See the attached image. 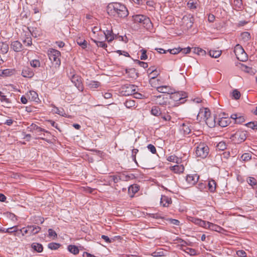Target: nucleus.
Listing matches in <instances>:
<instances>
[{"label": "nucleus", "mask_w": 257, "mask_h": 257, "mask_svg": "<svg viewBox=\"0 0 257 257\" xmlns=\"http://www.w3.org/2000/svg\"><path fill=\"white\" fill-rule=\"evenodd\" d=\"M191 221L195 223V224L198 225L200 226L206 228V223L207 221H205L204 220H203L201 219H199L195 217H192L191 219L190 220Z\"/></svg>", "instance_id": "4be33fe9"}, {"label": "nucleus", "mask_w": 257, "mask_h": 257, "mask_svg": "<svg viewBox=\"0 0 257 257\" xmlns=\"http://www.w3.org/2000/svg\"><path fill=\"white\" fill-rule=\"evenodd\" d=\"M133 21L135 23H140L142 26L147 29L152 27V23L149 18L144 15H137L133 16Z\"/></svg>", "instance_id": "7ed1b4c3"}, {"label": "nucleus", "mask_w": 257, "mask_h": 257, "mask_svg": "<svg viewBox=\"0 0 257 257\" xmlns=\"http://www.w3.org/2000/svg\"><path fill=\"white\" fill-rule=\"evenodd\" d=\"M31 35V34L28 32L27 34H25V36L22 38L23 43L27 46H30L32 44Z\"/></svg>", "instance_id": "5701e85b"}, {"label": "nucleus", "mask_w": 257, "mask_h": 257, "mask_svg": "<svg viewBox=\"0 0 257 257\" xmlns=\"http://www.w3.org/2000/svg\"><path fill=\"white\" fill-rule=\"evenodd\" d=\"M232 97L235 99H238L240 97V93L237 89H234L232 92Z\"/></svg>", "instance_id": "3c124183"}, {"label": "nucleus", "mask_w": 257, "mask_h": 257, "mask_svg": "<svg viewBox=\"0 0 257 257\" xmlns=\"http://www.w3.org/2000/svg\"><path fill=\"white\" fill-rule=\"evenodd\" d=\"M122 93L124 95H131L135 93L136 86L132 84H125L121 87Z\"/></svg>", "instance_id": "9d476101"}, {"label": "nucleus", "mask_w": 257, "mask_h": 257, "mask_svg": "<svg viewBox=\"0 0 257 257\" xmlns=\"http://www.w3.org/2000/svg\"><path fill=\"white\" fill-rule=\"evenodd\" d=\"M147 148L152 154H156L157 152L155 147L152 144H149Z\"/></svg>", "instance_id": "052dcab7"}, {"label": "nucleus", "mask_w": 257, "mask_h": 257, "mask_svg": "<svg viewBox=\"0 0 257 257\" xmlns=\"http://www.w3.org/2000/svg\"><path fill=\"white\" fill-rule=\"evenodd\" d=\"M188 8L190 9H194L196 8L195 4L192 1H189L187 4Z\"/></svg>", "instance_id": "0e129e2a"}, {"label": "nucleus", "mask_w": 257, "mask_h": 257, "mask_svg": "<svg viewBox=\"0 0 257 257\" xmlns=\"http://www.w3.org/2000/svg\"><path fill=\"white\" fill-rule=\"evenodd\" d=\"M109 178L111 180L113 181L115 183H117L120 180V178L119 177L115 175L109 176Z\"/></svg>", "instance_id": "e2e57ef3"}, {"label": "nucleus", "mask_w": 257, "mask_h": 257, "mask_svg": "<svg viewBox=\"0 0 257 257\" xmlns=\"http://www.w3.org/2000/svg\"><path fill=\"white\" fill-rule=\"evenodd\" d=\"M211 116V112L210 110L208 108H202L200 109L199 113L197 116V119L201 121V119H203L204 121L206 120L207 118H208Z\"/></svg>", "instance_id": "9b49d317"}, {"label": "nucleus", "mask_w": 257, "mask_h": 257, "mask_svg": "<svg viewBox=\"0 0 257 257\" xmlns=\"http://www.w3.org/2000/svg\"><path fill=\"white\" fill-rule=\"evenodd\" d=\"M140 52H141L140 59L141 60H146L148 58L147 51L145 49H141Z\"/></svg>", "instance_id": "bf43d9fd"}, {"label": "nucleus", "mask_w": 257, "mask_h": 257, "mask_svg": "<svg viewBox=\"0 0 257 257\" xmlns=\"http://www.w3.org/2000/svg\"><path fill=\"white\" fill-rule=\"evenodd\" d=\"M107 12L110 16L124 18L128 15L126 7L119 3H110L107 7Z\"/></svg>", "instance_id": "f257e3e1"}, {"label": "nucleus", "mask_w": 257, "mask_h": 257, "mask_svg": "<svg viewBox=\"0 0 257 257\" xmlns=\"http://www.w3.org/2000/svg\"><path fill=\"white\" fill-rule=\"evenodd\" d=\"M9 49V47L8 43L6 42L0 43V50L3 54H6L8 52Z\"/></svg>", "instance_id": "72a5a7b5"}, {"label": "nucleus", "mask_w": 257, "mask_h": 257, "mask_svg": "<svg viewBox=\"0 0 257 257\" xmlns=\"http://www.w3.org/2000/svg\"><path fill=\"white\" fill-rule=\"evenodd\" d=\"M252 130H257V122H249L245 124Z\"/></svg>", "instance_id": "5fc2aeb1"}, {"label": "nucleus", "mask_w": 257, "mask_h": 257, "mask_svg": "<svg viewBox=\"0 0 257 257\" xmlns=\"http://www.w3.org/2000/svg\"><path fill=\"white\" fill-rule=\"evenodd\" d=\"M169 99H172L174 101L178 102V104L183 103L185 101L187 94L184 92H177L173 93L171 95H168Z\"/></svg>", "instance_id": "39448f33"}, {"label": "nucleus", "mask_w": 257, "mask_h": 257, "mask_svg": "<svg viewBox=\"0 0 257 257\" xmlns=\"http://www.w3.org/2000/svg\"><path fill=\"white\" fill-rule=\"evenodd\" d=\"M48 54L50 60L52 62H55L57 65L59 66L60 65L61 61L59 58L60 52L59 51L54 49H50L48 51Z\"/></svg>", "instance_id": "0eeeda50"}, {"label": "nucleus", "mask_w": 257, "mask_h": 257, "mask_svg": "<svg viewBox=\"0 0 257 257\" xmlns=\"http://www.w3.org/2000/svg\"><path fill=\"white\" fill-rule=\"evenodd\" d=\"M27 228L29 229V236L34 235L38 233L41 230V228L37 225H28Z\"/></svg>", "instance_id": "dca6fc26"}, {"label": "nucleus", "mask_w": 257, "mask_h": 257, "mask_svg": "<svg viewBox=\"0 0 257 257\" xmlns=\"http://www.w3.org/2000/svg\"><path fill=\"white\" fill-rule=\"evenodd\" d=\"M93 42H94L97 47H101L103 48H106L107 47V45L103 42L102 41H98L92 39Z\"/></svg>", "instance_id": "8fccbe9b"}, {"label": "nucleus", "mask_w": 257, "mask_h": 257, "mask_svg": "<svg viewBox=\"0 0 257 257\" xmlns=\"http://www.w3.org/2000/svg\"><path fill=\"white\" fill-rule=\"evenodd\" d=\"M68 250L74 254H77L79 253V249L75 245H69L68 246Z\"/></svg>", "instance_id": "e433bc0d"}, {"label": "nucleus", "mask_w": 257, "mask_h": 257, "mask_svg": "<svg viewBox=\"0 0 257 257\" xmlns=\"http://www.w3.org/2000/svg\"><path fill=\"white\" fill-rule=\"evenodd\" d=\"M168 95L161 94L158 96H154L153 100L158 105L164 106L169 103Z\"/></svg>", "instance_id": "6e6552de"}, {"label": "nucleus", "mask_w": 257, "mask_h": 257, "mask_svg": "<svg viewBox=\"0 0 257 257\" xmlns=\"http://www.w3.org/2000/svg\"><path fill=\"white\" fill-rule=\"evenodd\" d=\"M241 39L244 42L248 41L250 39V33L248 32H242L240 35Z\"/></svg>", "instance_id": "4c0bfd02"}, {"label": "nucleus", "mask_w": 257, "mask_h": 257, "mask_svg": "<svg viewBox=\"0 0 257 257\" xmlns=\"http://www.w3.org/2000/svg\"><path fill=\"white\" fill-rule=\"evenodd\" d=\"M246 131L238 130L235 133L232 134L230 138L235 144H240L246 140Z\"/></svg>", "instance_id": "f03ea898"}, {"label": "nucleus", "mask_w": 257, "mask_h": 257, "mask_svg": "<svg viewBox=\"0 0 257 257\" xmlns=\"http://www.w3.org/2000/svg\"><path fill=\"white\" fill-rule=\"evenodd\" d=\"M157 90L160 93H167V95L172 93L171 89L169 86L167 85L159 86L157 88Z\"/></svg>", "instance_id": "a878e982"}, {"label": "nucleus", "mask_w": 257, "mask_h": 257, "mask_svg": "<svg viewBox=\"0 0 257 257\" xmlns=\"http://www.w3.org/2000/svg\"><path fill=\"white\" fill-rule=\"evenodd\" d=\"M171 170L175 173H181L183 172L184 167L182 165H177L171 167Z\"/></svg>", "instance_id": "c85d7f7f"}, {"label": "nucleus", "mask_w": 257, "mask_h": 257, "mask_svg": "<svg viewBox=\"0 0 257 257\" xmlns=\"http://www.w3.org/2000/svg\"><path fill=\"white\" fill-rule=\"evenodd\" d=\"M77 44L80 46L82 49H85L87 48V42L85 40L81 39L80 37L77 38L76 40Z\"/></svg>", "instance_id": "7c9ffc66"}, {"label": "nucleus", "mask_w": 257, "mask_h": 257, "mask_svg": "<svg viewBox=\"0 0 257 257\" xmlns=\"http://www.w3.org/2000/svg\"><path fill=\"white\" fill-rule=\"evenodd\" d=\"M29 229L27 228V226L26 227H23L22 229H19V231L22 233V235L23 236H24L26 234H29Z\"/></svg>", "instance_id": "680f3d73"}, {"label": "nucleus", "mask_w": 257, "mask_h": 257, "mask_svg": "<svg viewBox=\"0 0 257 257\" xmlns=\"http://www.w3.org/2000/svg\"><path fill=\"white\" fill-rule=\"evenodd\" d=\"M241 68L242 71H243L246 73H250V74H253V71L252 69L248 66H247L246 65H245L244 64L241 65Z\"/></svg>", "instance_id": "ea45409f"}, {"label": "nucleus", "mask_w": 257, "mask_h": 257, "mask_svg": "<svg viewBox=\"0 0 257 257\" xmlns=\"http://www.w3.org/2000/svg\"><path fill=\"white\" fill-rule=\"evenodd\" d=\"M70 80L79 91H83L84 87L82 82L81 77L80 76L73 74L70 76Z\"/></svg>", "instance_id": "1a4fd4ad"}, {"label": "nucleus", "mask_w": 257, "mask_h": 257, "mask_svg": "<svg viewBox=\"0 0 257 257\" xmlns=\"http://www.w3.org/2000/svg\"><path fill=\"white\" fill-rule=\"evenodd\" d=\"M167 161H168L169 162H176L178 164L179 163V162L180 161V159L179 158H178L177 156H176L175 155H171V156H169L167 158Z\"/></svg>", "instance_id": "79ce46f5"}, {"label": "nucleus", "mask_w": 257, "mask_h": 257, "mask_svg": "<svg viewBox=\"0 0 257 257\" xmlns=\"http://www.w3.org/2000/svg\"><path fill=\"white\" fill-rule=\"evenodd\" d=\"M194 53L200 56H204L206 55V51L200 48H195Z\"/></svg>", "instance_id": "de8ad7c7"}, {"label": "nucleus", "mask_w": 257, "mask_h": 257, "mask_svg": "<svg viewBox=\"0 0 257 257\" xmlns=\"http://www.w3.org/2000/svg\"><path fill=\"white\" fill-rule=\"evenodd\" d=\"M27 130L30 132H34L35 131L36 133L38 134V135H40V133L41 132H46L48 133L47 131H46L44 128H42L37 125L32 123L30 126H28Z\"/></svg>", "instance_id": "ddd939ff"}, {"label": "nucleus", "mask_w": 257, "mask_h": 257, "mask_svg": "<svg viewBox=\"0 0 257 257\" xmlns=\"http://www.w3.org/2000/svg\"><path fill=\"white\" fill-rule=\"evenodd\" d=\"M30 65L33 68H38L40 67L41 63L39 60L34 59L30 61Z\"/></svg>", "instance_id": "a19ab883"}, {"label": "nucleus", "mask_w": 257, "mask_h": 257, "mask_svg": "<svg viewBox=\"0 0 257 257\" xmlns=\"http://www.w3.org/2000/svg\"><path fill=\"white\" fill-rule=\"evenodd\" d=\"M126 73L128 74L130 77L136 79L139 77L138 73L135 68H130L126 69Z\"/></svg>", "instance_id": "cd10ccee"}, {"label": "nucleus", "mask_w": 257, "mask_h": 257, "mask_svg": "<svg viewBox=\"0 0 257 257\" xmlns=\"http://www.w3.org/2000/svg\"><path fill=\"white\" fill-rule=\"evenodd\" d=\"M182 50V48L180 47L175 48L172 49L168 50V51L170 52V53L172 54H177L181 52Z\"/></svg>", "instance_id": "13d9d810"}, {"label": "nucleus", "mask_w": 257, "mask_h": 257, "mask_svg": "<svg viewBox=\"0 0 257 257\" xmlns=\"http://www.w3.org/2000/svg\"><path fill=\"white\" fill-rule=\"evenodd\" d=\"M208 186L209 190L211 192H214L216 190V184L214 180H211L208 181Z\"/></svg>", "instance_id": "c9c22d12"}, {"label": "nucleus", "mask_w": 257, "mask_h": 257, "mask_svg": "<svg viewBox=\"0 0 257 257\" xmlns=\"http://www.w3.org/2000/svg\"><path fill=\"white\" fill-rule=\"evenodd\" d=\"M0 100L2 102H5L6 103H10L9 99L7 98L6 96L4 95V93L0 91Z\"/></svg>", "instance_id": "6e6d98bb"}, {"label": "nucleus", "mask_w": 257, "mask_h": 257, "mask_svg": "<svg viewBox=\"0 0 257 257\" xmlns=\"http://www.w3.org/2000/svg\"><path fill=\"white\" fill-rule=\"evenodd\" d=\"M230 123V118L228 116H223L221 118L218 119L217 121V124L222 127L227 126Z\"/></svg>", "instance_id": "4468645a"}, {"label": "nucleus", "mask_w": 257, "mask_h": 257, "mask_svg": "<svg viewBox=\"0 0 257 257\" xmlns=\"http://www.w3.org/2000/svg\"><path fill=\"white\" fill-rule=\"evenodd\" d=\"M232 5L234 9L237 11L242 10L243 8L242 0H233Z\"/></svg>", "instance_id": "393cba45"}, {"label": "nucleus", "mask_w": 257, "mask_h": 257, "mask_svg": "<svg viewBox=\"0 0 257 257\" xmlns=\"http://www.w3.org/2000/svg\"><path fill=\"white\" fill-rule=\"evenodd\" d=\"M27 95L29 97V99L31 101L38 102V101L39 100L38 95L37 93L35 91H29L27 93Z\"/></svg>", "instance_id": "b1692460"}, {"label": "nucleus", "mask_w": 257, "mask_h": 257, "mask_svg": "<svg viewBox=\"0 0 257 257\" xmlns=\"http://www.w3.org/2000/svg\"><path fill=\"white\" fill-rule=\"evenodd\" d=\"M18 232H19V229L18 226H14L13 227L6 229V233L10 234L14 233L15 236H18Z\"/></svg>", "instance_id": "f704fd0d"}, {"label": "nucleus", "mask_w": 257, "mask_h": 257, "mask_svg": "<svg viewBox=\"0 0 257 257\" xmlns=\"http://www.w3.org/2000/svg\"><path fill=\"white\" fill-rule=\"evenodd\" d=\"M11 48L15 52H20L23 48V45L19 41H14L11 42Z\"/></svg>", "instance_id": "f3484780"}, {"label": "nucleus", "mask_w": 257, "mask_h": 257, "mask_svg": "<svg viewBox=\"0 0 257 257\" xmlns=\"http://www.w3.org/2000/svg\"><path fill=\"white\" fill-rule=\"evenodd\" d=\"M137 63L141 67H143L144 68H147L148 67V65L147 63H146V62L141 61L140 60H137Z\"/></svg>", "instance_id": "774afa93"}, {"label": "nucleus", "mask_w": 257, "mask_h": 257, "mask_svg": "<svg viewBox=\"0 0 257 257\" xmlns=\"http://www.w3.org/2000/svg\"><path fill=\"white\" fill-rule=\"evenodd\" d=\"M206 227V228L217 232H220L222 230V228L220 226L208 221H207Z\"/></svg>", "instance_id": "412c9836"}, {"label": "nucleus", "mask_w": 257, "mask_h": 257, "mask_svg": "<svg viewBox=\"0 0 257 257\" xmlns=\"http://www.w3.org/2000/svg\"><path fill=\"white\" fill-rule=\"evenodd\" d=\"M171 198L165 195H162L160 200V204L163 207H168L172 203Z\"/></svg>", "instance_id": "a211bd4d"}, {"label": "nucleus", "mask_w": 257, "mask_h": 257, "mask_svg": "<svg viewBox=\"0 0 257 257\" xmlns=\"http://www.w3.org/2000/svg\"><path fill=\"white\" fill-rule=\"evenodd\" d=\"M247 182L248 183V184L252 186H255L257 184L255 179L251 177H249L247 178Z\"/></svg>", "instance_id": "09e8293b"}, {"label": "nucleus", "mask_w": 257, "mask_h": 257, "mask_svg": "<svg viewBox=\"0 0 257 257\" xmlns=\"http://www.w3.org/2000/svg\"><path fill=\"white\" fill-rule=\"evenodd\" d=\"M48 246L51 249L56 250L60 246V244L58 243L51 242L48 244Z\"/></svg>", "instance_id": "a18cd8bd"}, {"label": "nucleus", "mask_w": 257, "mask_h": 257, "mask_svg": "<svg viewBox=\"0 0 257 257\" xmlns=\"http://www.w3.org/2000/svg\"><path fill=\"white\" fill-rule=\"evenodd\" d=\"M181 130L183 132L184 135H189L191 132L190 124L188 123H183Z\"/></svg>", "instance_id": "bb28decb"}, {"label": "nucleus", "mask_w": 257, "mask_h": 257, "mask_svg": "<svg viewBox=\"0 0 257 257\" xmlns=\"http://www.w3.org/2000/svg\"><path fill=\"white\" fill-rule=\"evenodd\" d=\"M217 148L219 150L223 151L226 149V145L225 142H220L217 144Z\"/></svg>", "instance_id": "603ef678"}, {"label": "nucleus", "mask_w": 257, "mask_h": 257, "mask_svg": "<svg viewBox=\"0 0 257 257\" xmlns=\"http://www.w3.org/2000/svg\"><path fill=\"white\" fill-rule=\"evenodd\" d=\"M139 190V187L137 185H131L128 188V192H132L133 194H134L138 192Z\"/></svg>", "instance_id": "c03bdc74"}, {"label": "nucleus", "mask_w": 257, "mask_h": 257, "mask_svg": "<svg viewBox=\"0 0 257 257\" xmlns=\"http://www.w3.org/2000/svg\"><path fill=\"white\" fill-rule=\"evenodd\" d=\"M209 148L204 143H200L196 147V155L198 157L205 158L209 153Z\"/></svg>", "instance_id": "20e7f679"}, {"label": "nucleus", "mask_w": 257, "mask_h": 257, "mask_svg": "<svg viewBox=\"0 0 257 257\" xmlns=\"http://www.w3.org/2000/svg\"><path fill=\"white\" fill-rule=\"evenodd\" d=\"M185 252L192 256L197 254V251L196 249L190 247H187L185 249Z\"/></svg>", "instance_id": "49530a36"}, {"label": "nucleus", "mask_w": 257, "mask_h": 257, "mask_svg": "<svg viewBox=\"0 0 257 257\" xmlns=\"http://www.w3.org/2000/svg\"><path fill=\"white\" fill-rule=\"evenodd\" d=\"M151 113L154 116H158L162 114V111L159 106H153L152 107Z\"/></svg>", "instance_id": "c756f323"}, {"label": "nucleus", "mask_w": 257, "mask_h": 257, "mask_svg": "<svg viewBox=\"0 0 257 257\" xmlns=\"http://www.w3.org/2000/svg\"><path fill=\"white\" fill-rule=\"evenodd\" d=\"M199 178L197 174H189L186 176V181L190 186L195 185Z\"/></svg>", "instance_id": "f8f14e48"}, {"label": "nucleus", "mask_w": 257, "mask_h": 257, "mask_svg": "<svg viewBox=\"0 0 257 257\" xmlns=\"http://www.w3.org/2000/svg\"><path fill=\"white\" fill-rule=\"evenodd\" d=\"M86 86L91 89H96L100 86L101 83L99 81L87 80Z\"/></svg>", "instance_id": "aec40b11"}, {"label": "nucleus", "mask_w": 257, "mask_h": 257, "mask_svg": "<svg viewBox=\"0 0 257 257\" xmlns=\"http://www.w3.org/2000/svg\"><path fill=\"white\" fill-rule=\"evenodd\" d=\"M139 150L137 149H134L132 150V158L133 160L137 164V160H136V155L138 153Z\"/></svg>", "instance_id": "4d7b16f0"}, {"label": "nucleus", "mask_w": 257, "mask_h": 257, "mask_svg": "<svg viewBox=\"0 0 257 257\" xmlns=\"http://www.w3.org/2000/svg\"><path fill=\"white\" fill-rule=\"evenodd\" d=\"M103 33L105 35L106 40H107L108 42L112 41L114 39V36L112 30H107L106 32H104Z\"/></svg>", "instance_id": "473e14b6"}, {"label": "nucleus", "mask_w": 257, "mask_h": 257, "mask_svg": "<svg viewBox=\"0 0 257 257\" xmlns=\"http://www.w3.org/2000/svg\"><path fill=\"white\" fill-rule=\"evenodd\" d=\"M216 116L211 115L208 118H207L205 121L209 127L212 128L215 126L216 124H217L216 121Z\"/></svg>", "instance_id": "6ab92c4d"}, {"label": "nucleus", "mask_w": 257, "mask_h": 257, "mask_svg": "<svg viewBox=\"0 0 257 257\" xmlns=\"http://www.w3.org/2000/svg\"><path fill=\"white\" fill-rule=\"evenodd\" d=\"M241 159L244 161H248L251 158V156L249 153H244L241 156Z\"/></svg>", "instance_id": "864d4df0"}, {"label": "nucleus", "mask_w": 257, "mask_h": 257, "mask_svg": "<svg viewBox=\"0 0 257 257\" xmlns=\"http://www.w3.org/2000/svg\"><path fill=\"white\" fill-rule=\"evenodd\" d=\"M221 51L219 50H210L209 52V56L212 58H217L221 54Z\"/></svg>", "instance_id": "58836bf2"}, {"label": "nucleus", "mask_w": 257, "mask_h": 257, "mask_svg": "<svg viewBox=\"0 0 257 257\" xmlns=\"http://www.w3.org/2000/svg\"><path fill=\"white\" fill-rule=\"evenodd\" d=\"M22 75L24 77L32 78L34 75V72L31 68L26 66L22 69Z\"/></svg>", "instance_id": "2eb2a0df"}, {"label": "nucleus", "mask_w": 257, "mask_h": 257, "mask_svg": "<svg viewBox=\"0 0 257 257\" xmlns=\"http://www.w3.org/2000/svg\"><path fill=\"white\" fill-rule=\"evenodd\" d=\"M31 247L38 252H42L43 250V245L39 243L34 242L32 244Z\"/></svg>", "instance_id": "2f4dec72"}, {"label": "nucleus", "mask_w": 257, "mask_h": 257, "mask_svg": "<svg viewBox=\"0 0 257 257\" xmlns=\"http://www.w3.org/2000/svg\"><path fill=\"white\" fill-rule=\"evenodd\" d=\"M124 105L127 108H131L135 106L136 102L133 100H127L124 102Z\"/></svg>", "instance_id": "37998d69"}, {"label": "nucleus", "mask_w": 257, "mask_h": 257, "mask_svg": "<svg viewBox=\"0 0 257 257\" xmlns=\"http://www.w3.org/2000/svg\"><path fill=\"white\" fill-rule=\"evenodd\" d=\"M234 52L238 60L240 61H244L247 59L246 53L242 47L239 44H237L234 49Z\"/></svg>", "instance_id": "423d86ee"}, {"label": "nucleus", "mask_w": 257, "mask_h": 257, "mask_svg": "<svg viewBox=\"0 0 257 257\" xmlns=\"http://www.w3.org/2000/svg\"><path fill=\"white\" fill-rule=\"evenodd\" d=\"M48 233H49V236H51V237H56L57 235V233H56V232L53 230L52 229H48Z\"/></svg>", "instance_id": "69168bd1"}, {"label": "nucleus", "mask_w": 257, "mask_h": 257, "mask_svg": "<svg viewBox=\"0 0 257 257\" xmlns=\"http://www.w3.org/2000/svg\"><path fill=\"white\" fill-rule=\"evenodd\" d=\"M244 121V118L242 116H238L237 119L235 120V123H241Z\"/></svg>", "instance_id": "338daca9"}]
</instances>
